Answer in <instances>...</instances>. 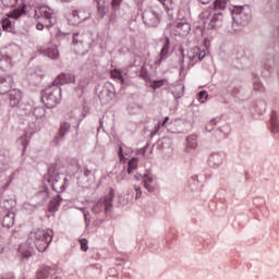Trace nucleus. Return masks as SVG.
Listing matches in <instances>:
<instances>
[{
    "label": "nucleus",
    "mask_w": 279,
    "mask_h": 279,
    "mask_svg": "<svg viewBox=\"0 0 279 279\" xmlns=\"http://www.w3.org/2000/svg\"><path fill=\"white\" fill-rule=\"evenodd\" d=\"M51 241H53V230L34 229L29 232L27 242L19 247V252L24 258H29L34 254V246L38 252H46Z\"/></svg>",
    "instance_id": "1"
},
{
    "label": "nucleus",
    "mask_w": 279,
    "mask_h": 279,
    "mask_svg": "<svg viewBox=\"0 0 279 279\" xmlns=\"http://www.w3.org/2000/svg\"><path fill=\"white\" fill-rule=\"evenodd\" d=\"M228 1L230 0H216L214 2V8L208 7L201 12V21H209V29H215L216 27H219L221 25L223 21V14L221 12H218L217 10H223L228 5Z\"/></svg>",
    "instance_id": "2"
},
{
    "label": "nucleus",
    "mask_w": 279,
    "mask_h": 279,
    "mask_svg": "<svg viewBox=\"0 0 279 279\" xmlns=\"http://www.w3.org/2000/svg\"><path fill=\"white\" fill-rule=\"evenodd\" d=\"M62 99V93L60 89H47L41 96V101L47 108H56Z\"/></svg>",
    "instance_id": "3"
},
{
    "label": "nucleus",
    "mask_w": 279,
    "mask_h": 279,
    "mask_svg": "<svg viewBox=\"0 0 279 279\" xmlns=\"http://www.w3.org/2000/svg\"><path fill=\"white\" fill-rule=\"evenodd\" d=\"M113 197H114V194L112 190H110L109 194L105 196L104 199L98 201L96 206H94L93 213H95L96 215H99V213H101L102 210H105V213H109L110 207L112 206Z\"/></svg>",
    "instance_id": "4"
},
{
    "label": "nucleus",
    "mask_w": 279,
    "mask_h": 279,
    "mask_svg": "<svg viewBox=\"0 0 279 279\" xmlns=\"http://www.w3.org/2000/svg\"><path fill=\"white\" fill-rule=\"evenodd\" d=\"M46 19L49 21L48 25H54L56 16L53 15V10L49 7H40L35 11L34 19Z\"/></svg>",
    "instance_id": "5"
},
{
    "label": "nucleus",
    "mask_w": 279,
    "mask_h": 279,
    "mask_svg": "<svg viewBox=\"0 0 279 279\" xmlns=\"http://www.w3.org/2000/svg\"><path fill=\"white\" fill-rule=\"evenodd\" d=\"M187 58L190 60V64L193 66V64L206 58V51L199 49V47H194L187 51Z\"/></svg>",
    "instance_id": "6"
},
{
    "label": "nucleus",
    "mask_w": 279,
    "mask_h": 279,
    "mask_svg": "<svg viewBox=\"0 0 279 279\" xmlns=\"http://www.w3.org/2000/svg\"><path fill=\"white\" fill-rule=\"evenodd\" d=\"M88 19V13L84 10H75L72 12V16L69 17L71 25H80L82 21H86Z\"/></svg>",
    "instance_id": "7"
},
{
    "label": "nucleus",
    "mask_w": 279,
    "mask_h": 279,
    "mask_svg": "<svg viewBox=\"0 0 279 279\" xmlns=\"http://www.w3.org/2000/svg\"><path fill=\"white\" fill-rule=\"evenodd\" d=\"M54 83L59 86H63V84H75V75L62 73L56 78Z\"/></svg>",
    "instance_id": "8"
},
{
    "label": "nucleus",
    "mask_w": 279,
    "mask_h": 279,
    "mask_svg": "<svg viewBox=\"0 0 279 279\" xmlns=\"http://www.w3.org/2000/svg\"><path fill=\"white\" fill-rule=\"evenodd\" d=\"M9 99H10V105L11 106H19V102L22 99L21 90L19 89H11L9 92Z\"/></svg>",
    "instance_id": "9"
},
{
    "label": "nucleus",
    "mask_w": 279,
    "mask_h": 279,
    "mask_svg": "<svg viewBox=\"0 0 279 279\" xmlns=\"http://www.w3.org/2000/svg\"><path fill=\"white\" fill-rule=\"evenodd\" d=\"M165 40L166 43L160 51L159 59L158 61H155V64H160V62H162V60H165V58H167V54L169 53V37H166Z\"/></svg>",
    "instance_id": "10"
},
{
    "label": "nucleus",
    "mask_w": 279,
    "mask_h": 279,
    "mask_svg": "<svg viewBox=\"0 0 279 279\" xmlns=\"http://www.w3.org/2000/svg\"><path fill=\"white\" fill-rule=\"evenodd\" d=\"M14 219H15L14 213H9V214L2 219V226H3V228H12V226H14Z\"/></svg>",
    "instance_id": "11"
},
{
    "label": "nucleus",
    "mask_w": 279,
    "mask_h": 279,
    "mask_svg": "<svg viewBox=\"0 0 279 279\" xmlns=\"http://www.w3.org/2000/svg\"><path fill=\"white\" fill-rule=\"evenodd\" d=\"M195 147H197V136H195V135H190V136L186 138L185 151H191V149H195Z\"/></svg>",
    "instance_id": "12"
},
{
    "label": "nucleus",
    "mask_w": 279,
    "mask_h": 279,
    "mask_svg": "<svg viewBox=\"0 0 279 279\" xmlns=\"http://www.w3.org/2000/svg\"><path fill=\"white\" fill-rule=\"evenodd\" d=\"M49 274H51V268L45 266L39 271H37L36 279H47L49 278Z\"/></svg>",
    "instance_id": "13"
},
{
    "label": "nucleus",
    "mask_w": 279,
    "mask_h": 279,
    "mask_svg": "<svg viewBox=\"0 0 279 279\" xmlns=\"http://www.w3.org/2000/svg\"><path fill=\"white\" fill-rule=\"evenodd\" d=\"M47 56L51 60H57V58L60 57V52L58 51V47L52 46V47L48 48Z\"/></svg>",
    "instance_id": "14"
},
{
    "label": "nucleus",
    "mask_w": 279,
    "mask_h": 279,
    "mask_svg": "<svg viewBox=\"0 0 279 279\" xmlns=\"http://www.w3.org/2000/svg\"><path fill=\"white\" fill-rule=\"evenodd\" d=\"M151 182H154L151 174H145L143 179V184H144V187L150 192L154 191V187H151Z\"/></svg>",
    "instance_id": "15"
},
{
    "label": "nucleus",
    "mask_w": 279,
    "mask_h": 279,
    "mask_svg": "<svg viewBox=\"0 0 279 279\" xmlns=\"http://www.w3.org/2000/svg\"><path fill=\"white\" fill-rule=\"evenodd\" d=\"M96 1H97L98 16L100 19H104V16H106V7H104V3H106V0H96Z\"/></svg>",
    "instance_id": "16"
},
{
    "label": "nucleus",
    "mask_w": 279,
    "mask_h": 279,
    "mask_svg": "<svg viewBox=\"0 0 279 279\" xmlns=\"http://www.w3.org/2000/svg\"><path fill=\"white\" fill-rule=\"evenodd\" d=\"M1 25L3 32H10L12 29V22L10 21V17L2 19Z\"/></svg>",
    "instance_id": "17"
},
{
    "label": "nucleus",
    "mask_w": 279,
    "mask_h": 279,
    "mask_svg": "<svg viewBox=\"0 0 279 279\" xmlns=\"http://www.w3.org/2000/svg\"><path fill=\"white\" fill-rule=\"evenodd\" d=\"M10 90V83H8V81L2 80L0 82V94L1 95H5V93H8Z\"/></svg>",
    "instance_id": "18"
},
{
    "label": "nucleus",
    "mask_w": 279,
    "mask_h": 279,
    "mask_svg": "<svg viewBox=\"0 0 279 279\" xmlns=\"http://www.w3.org/2000/svg\"><path fill=\"white\" fill-rule=\"evenodd\" d=\"M167 83V80L163 78L159 81H154L150 86L154 90H157V88H162V86H166Z\"/></svg>",
    "instance_id": "19"
},
{
    "label": "nucleus",
    "mask_w": 279,
    "mask_h": 279,
    "mask_svg": "<svg viewBox=\"0 0 279 279\" xmlns=\"http://www.w3.org/2000/svg\"><path fill=\"white\" fill-rule=\"evenodd\" d=\"M137 167H138V158H132L129 161V168H128L129 173H132V171H135Z\"/></svg>",
    "instance_id": "20"
},
{
    "label": "nucleus",
    "mask_w": 279,
    "mask_h": 279,
    "mask_svg": "<svg viewBox=\"0 0 279 279\" xmlns=\"http://www.w3.org/2000/svg\"><path fill=\"white\" fill-rule=\"evenodd\" d=\"M111 77L113 80H120V82H123V73L121 72V70H111Z\"/></svg>",
    "instance_id": "21"
},
{
    "label": "nucleus",
    "mask_w": 279,
    "mask_h": 279,
    "mask_svg": "<svg viewBox=\"0 0 279 279\" xmlns=\"http://www.w3.org/2000/svg\"><path fill=\"white\" fill-rule=\"evenodd\" d=\"M70 128H71V124L66 122L62 123L60 126L59 136L62 138V136H64V134L69 132Z\"/></svg>",
    "instance_id": "22"
},
{
    "label": "nucleus",
    "mask_w": 279,
    "mask_h": 279,
    "mask_svg": "<svg viewBox=\"0 0 279 279\" xmlns=\"http://www.w3.org/2000/svg\"><path fill=\"white\" fill-rule=\"evenodd\" d=\"M271 126L272 132H276V128H278V113H276V111H272L271 113Z\"/></svg>",
    "instance_id": "23"
},
{
    "label": "nucleus",
    "mask_w": 279,
    "mask_h": 279,
    "mask_svg": "<svg viewBox=\"0 0 279 279\" xmlns=\"http://www.w3.org/2000/svg\"><path fill=\"white\" fill-rule=\"evenodd\" d=\"M4 8H16L19 0H1Z\"/></svg>",
    "instance_id": "24"
},
{
    "label": "nucleus",
    "mask_w": 279,
    "mask_h": 279,
    "mask_svg": "<svg viewBox=\"0 0 279 279\" xmlns=\"http://www.w3.org/2000/svg\"><path fill=\"white\" fill-rule=\"evenodd\" d=\"M80 243H81V250L83 252H88V240L86 239H81L80 240Z\"/></svg>",
    "instance_id": "25"
},
{
    "label": "nucleus",
    "mask_w": 279,
    "mask_h": 279,
    "mask_svg": "<svg viewBox=\"0 0 279 279\" xmlns=\"http://www.w3.org/2000/svg\"><path fill=\"white\" fill-rule=\"evenodd\" d=\"M121 3H123V0H112L111 1L112 10H119L121 8Z\"/></svg>",
    "instance_id": "26"
},
{
    "label": "nucleus",
    "mask_w": 279,
    "mask_h": 279,
    "mask_svg": "<svg viewBox=\"0 0 279 279\" xmlns=\"http://www.w3.org/2000/svg\"><path fill=\"white\" fill-rule=\"evenodd\" d=\"M8 204H10V201H7V202L4 203V208H5L7 210H12V208H14V206H16V202H15V201H11V206L8 205Z\"/></svg>",
    "instance_id": "27"
},
{
    "label": "nucleus",
    "mask_w": 279,
    "mask_h": 279,
    "mask_svg": "<svg viewBox=\"0 0 279 279\" xmlns=\"http://www.w3.org/2000/svg\"><path fill=\"white\" fill-rule=\"evenodd\" d=\"M206 97H208V94L206 92H199L198 94V101H201V104H204V100L206 99Z\"/></svg>",
    "instance_id": "28"
},
{
    "label": "nucleus",
    "mask_w": 279,
    "mask_h": 279,
    "mask_svg": "<svg viewBox=\"0 0 279 279\" xmlns=\"http://www.w3.org/2000/svg\"><path fill=\"white\" fill-rule=\"evenodd\" d=\"M135 199H138L143 195V191H141V186H135Z\"/></svg>",
    "instance_id": "29"
},
{
    "label": "nucleus",
    "mask_w": 279,
    "mask_h": 279,
    "mask_svg": "<svg viewBox=\"0 0 279 279\" xmlns=\"http://www.w3.org/2000/svg\"><path fill=\"white\" fill-rule=\"evenodd\" d=\"M232 14H243V7H235Z\"/></svg>",
    "instance_id": "30"
},
{
    "label": "nucleus",
    "mask_w": 279,
    "mask_h": 279,
    "mask_svg": "<svg viewBox=\"0 0 279 279\" xmlns=\"http://www.w3.org/2000/svg\"><path fill=\"white\" fill-rule=\"evenodd\" d=\"M168 122H169V117H166L163 122L158 124V130H160V128H166Z\"/></svg>",
    "instance_id": "31"
},
{
    "label": "nucleus",
    "mask_w": 279,
    "mask_h": 279,
    "mask_svg": "<svg viewBox=\"0 0 279 279\" xmlns=\"http://www.w3.org/2000/svg\"><path fill=\"white\" fill-rule=\"evenodd\" d=\"M1 279H14V275L12 272L4 274L1 276Z\"/></svg>",
    "instance_id": "32"
},
{
    "label": "nucleus",
    "mask_w": 279,
    "mask_h": 279,
    "mask_svg": "<svg viewBox=\"0 0 279 279\" xmlns=\"http://www.w3.org/2000/svg\"><path fill=\"white\" fill-rule=\"evenodd\" d=\"M56 210H58V205L51 204V205L49 206V211H50V213H56Z\"/></svg>",
    "instance_id": "33"
},
{
    "label": "nucleus",
    "mask_w": 279,
    "mask_h": 279,
    "mask_svg": "<svg viewBox=\"0 0 279 279\" xmlns=\"http://www.w3.org/2000/svg\"><path fill=\"white\" fill-rule=\"evenodd\" d=\"M182 27L185 29V34H189V32H191V26L189 24H183Z\"/></svg>",
    "instance_id": "34"
},
{
    "label": "nucleus",
    "mask_w": 279,
    "mask_h": 279,
    "mask_svg": "<svg viewBox=\"0 0 279 279\" xmlns=\"http://www.w3.org/2000/svg\"><path fill=\"white\" fill-rule=\"evenodd\" d=\"M36 29H38L39 32H43V29H45V25L43 23H38L36 25Z\"/></svg>",
    "instance_id": "35"
},
{
    "label": "nucleus",
    "mask_w": 279,
    "mask_h": 279,
    "mask_svg": "<svg viewBox=\"0 0 279 279\" xmlns=\"http://www.w3.org/2000/svg\"><path fill=\"white\" fill-rule=\"evenodd\" d=\"M19 16H21V14L17 13H11L8 15L9 19H19Z\"/></svg>",
    "instance_id": "36"
},
{
    "label": "nucleus",
    "mask_w": 279,
    "mask_h": 279,
    "mask_svg": "<svg viewBox=\"0 0 279 279\" xmlns=\"http://www.w3.org/2000/svg\"><path fill=\"white\" fill-rule=\"evenodd\" d=\"M199 3H203V5H207V3H210V0H198Z\"/></svg>",
    "instance_id": "37"
},
{
    "label": "nucleus",
    "mask_w": 279,
    "mask_h": 279,
    "mask_svg": "<svg viewBox=\"0 0 279 279\" xmlns=\"http://www.w3.org/2000/svg\"><path fill=\"white\" fill-rule=\"evenodd\" d=\"M119 156H120V158H123V149L122 148H120V150H119Z\"/></svg>",
    "instance_id": "38"
},
{
    "label": "nucleus",
    "mask_w": 279,
    "mask_h": 279,
    "mask_svg": "<svg viewBox=\"0 0 279 279\" xmlns=\"http://www.w3.org/2000/svg\"><path fill=\"white\" fill-rule=\"evenodd\" d=\"M85 222H86V226H88V223H90V220H88V218H86V216H85Z\"/></svg>",
    "instance_id": "39"
},
{
    "label": "nucleus",
    "mask_w": 279,
    "mask_h": 279,
    "mask_svg": "<svg viewBox=\"0 0 279 279\" xmlns=\"http://www.w3.org/2000/svg\"><path fill=\"white\" fill-rule=\"evenodd\" d=\"M61 1H63L64 3H69V1H71V0H61Z\"/></svg>",
    "instance_id": "40"
},
{
    "label": "nucleus",
    "mask_w": 279,
    "mask_h": 279,
    "mask_svg": "<svg viewBox=\"0 0 279 279\" xmlns=\"http://www.w3.org/2000/svg\"><path fill=\"white\" fill-rule=\"evenodd\" d=\"M56 143H58V137H54Z\"/></svg>",
    "instance_id": "41"
}]
</instances>
